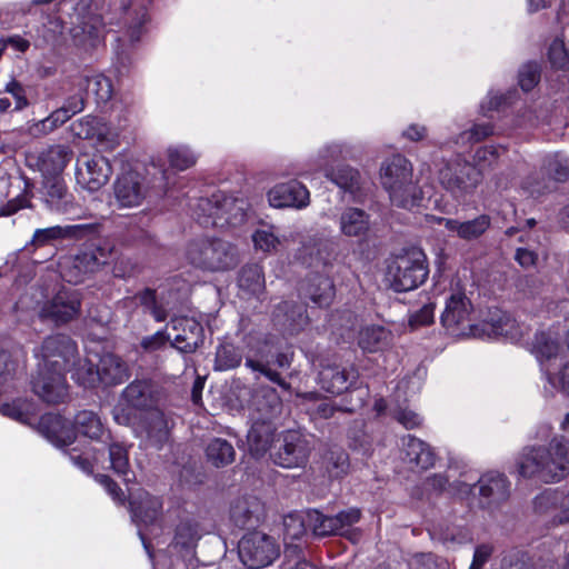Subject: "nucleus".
<instances>
[{
	"label": "nucleus",
	"mask_w": 569,
	"mask_h": 569,
	"mask_svg": "<svg viewBox=\"0 0 569 569\" xmlns=\"http://www.w3.org/2000/svg\"><path fill=\"white\" fill-rule=\"evenodd\" d=\"M74 428L84 437L96 440L100 445V447H90L86 450H80L77 447L68 449L66 455L76 467L83 472L91 473L93 465L101 462L103 468L111 469L124 481H130L129 476L132 475V471L130 470L128 447L113 440L96 412L79 411L74 417Z\"/></svg>",
	"instance_id": "f257e3e1"
},
{
	"label": "nucleus",
	"mask_w": 569,
	"mask_h": 569,
	"mask_svg": "<svg viewBox=\"0 0 569 569\" xmlns=\"http://www.w3.org/2000/svg\"><path fill=\"white\" fill-rule=\"evenodd\" d=\"M380 179L393 206L411 209L421 201L422 192L413 181L412 164L403 156L386 159L380 167Z\"/></svg>",
	"instance_id": "f03ea898"
},
{
	"label": "nucleus",
	"mask_w": 569,
	"mask_h": 569,
	"mask_svg": "<svg viewBox=\"0 0 569 569\" xmlns=\"http://www.w3.org/2000/svg\"><path fill=\"white\" fill-rule=\"evenodd\" d=\"M567 447L553 439L548 447L530 448L518 461V471L522 477L537 478L543 482L559 481L568 467Z\"/></svg>",
	"instance_id": "7ed1b4c3"
},
{
	"label": "nucleus",
	"mask_w": 569,
	"mask_h": 569,
	"mask_svg": "<svg viewBox=\"0 0 569 569\" xmlns=\"http://www.w3.org/2000/svg\"><path fill=\"white\" fill-rule=\"evenodd\" d=\"M428 273L427 258L423 251L410 248L390 261L386 279L395 291L405 292L422 284Z\"/></svg>",
	"instance_id": "20e7f679"
},
{
	"label": "nucleus",
	"mask_w": 569,
	"mask_h": 569,
	"mask_svg": "<svg viewBox=\"0 0 569 569\" xmlns=\"http://www.w3.org/2000/svg\"><path fill=\"white\" fill-rule=\"evenodd\" d=\"M189 263L201 270L217 272L237 266V249L222 239H198L191 241L186 252Z\"/></svg>",
	"instance_id": "39448f33"
},
{
	"label": "nucleus",
	"mask_w": 569,
	"mask_h": 569,
	"mask_svg": "<svg viewBox=\"0 0 569 569\" xmlns=\"http://www.w3.org/2000/svg\"><path fill=\"white\" fill-rule=\"evenodd\" d=\"M150 2L151 0H120L118 23L122 27V34L117 38L114 50L121 63L128 60L130 48L146 31L147 4Z\"/></svg>",
	"instance_id": "423d86ee"
},
{
	"label": "nucleus",
	"mask_w": 569,
	"mask_h": 569,
	"mask_svg": "<svg viewBox=\"0 0 569 569\" xmlns=\"http://www.w3.org/2000/svg\"><path fill=\"white\" fill-rule=\"evenodd\" d=\"M78 346L67 335L57 333L43 339L36 356L40 358L38 367L68 372L77 365Z\"/></svg>",
	"instance_id": "0eeeda50"
},
{
	"label": "nucleus",
	"mask_w": 569,
	"mask_h": 569,
	"mask_svg": "<svg viewBox=\"0 0 569 569\" xmlns=\"http://www.w3.org/2000/svg\"><path fill=\"white\" fill-rule=\"evenodd\" d=\"M438 179L453 198L461 199L475 191L481 180V173L472 163L456 158L445 163L439 170Z\"/></svg>",
	"instance_id": "6e6552de"
},
{
	"label": "nucleus",
	"mask_w": 569,
	"mask_h": 569,
	"mask_svg": "<svg viewBox=\"0 0 569 569\" xmlns=\"http://www.w3.org/2000/svg\"><path fill=\"white\" fill-rule=\"evenodd\" d=\"M279 546L273 538L260 531L244 535L238 545L241 562L249 569L270 565L279 556Z\"/></svg>",
	"instance_id": "1a4fd4ad"
},
{
	"label": "nucleus",
	"mask_w": 569,
	"mask_h": 569,
	"mask_svg": "<svg viewBox=\"0 0 569 569\" xmlns=\"http://www.w3.org/2000/svg\"><path fill=\"white\" fill-rule=\"evenodd\" d=\"M309 455V441L297 430H287L279 435L270 452L272 461L283 468L303 467Z\"/></svg>",
	"instance_id": "9d476101"
},
{
	"label": "nucleus",
	"mask_w": 569,
	"mask_h": 569,
	"mask_svg": "<svg viewBox=\"0 0 569 569\" xmlns=\"http://www.w3.org/2000/svg\"><path fill=\"white\" fill-rule=\"evenodd\" d=\"M41 196L49 211L70 218L82 217L79 214L81 207L61 177L43 179Z\"/></svg>",
	"instance_id": "9b49d317"
},
{
	"label": "nucleus",
	"mask_w": 569,
	"mask_h": 569,
	"mask_svg": "<svg viewBox=\"0 0 569 569\" xmlns=\"http://www.w3.org/2000/svg\"><path fill=\"white\" fill-rule=\"evenodd\" d=\"M32 391L44 402L57 405L64 402L69 397V386L66 373L38 367L31 381Z\"/></svg>",
	"instance_id": "f8f14e48"
},
{
	"label": "nucleus",
	"mask_w": 569,
	"mask_h": 569,
	"mask_svg": "<svg viewBox=\"0 0 569 569\" xmlns=\"http://www.w3.org/2000/svg\"><path fill=\"white\" fill-rule=\"evenodd\" d=\"M478 489V503L482 509L495 511L510 497V481L503 473L489 471L475 485Z\"/></svg>",
	"instance_id": "ddd939ff"
},
{
	"label": "nucleus",
	"mask_w": 569,
	"mask_h": 569,
	"mask_svg": "<svg viewBox=\"0 0 569 569\" xmlns=\"http://www.w3.org/2000/svg\"><path fill=\"white\" fill-rule=\"evenodd\" d=\"M111 172L109 160L103 156H84L77 163V183L88 191H98L108 182Z\"/></svg>",
	"instance_id": "4468645a"
},
{
	"label": "nucleus",
	"mask_w": 569,
	"mask_h": 569,
	"mask_svg": "<svg viewBox=\"0 0 569 569\" xmlns=\"http://www.w3.org/2000/svg\"><path fill=\"white\" fill-rule=\"evenodd\" d=\"M80 295L76 290H60L50 301L43 305L40 316L57 326L76 319L80 313Z\"/></svg>",
	"instance_id": "2eb2a0df"
},
{
	"label": "nucleus",
	"mask_w": 569,
	"mask_h": 569,
	"mask_svg": "<svg viewBox=\"0 0 569 569\" xmlns=\"http://www.w3.org/2000/svg\"><path fill=\"white\" fill-rule=\"evenodd\" d=\"M471 310V302L463 292H452L446 301L441 322L452 335H461L470 327Z\"/></svg>",
	"instance_id": "dca6fc26"
},
{
	"label": "nucleus",
	"mask_w": 569,
	"mask_h": 569,
	"mask_svg": "<svg viewBox=\"0 0 569 569\" xmlns=\"http://www.w3.org/2000/svg\"><path fill=\"white\" fill-rule=\"evenodd\" d=\"M174 335L171 346L182 353H192L203 343V328L200 322L189 317L171 319Z\"/></svg>",
	"instance_id": "f3484780"
},
{
	"label": "nucleus",
	"mask_w": 569,
	"mask_h": 569,
	"mask_svg": "<svg viewBox=\"0 0 569 569\" xmlns=\"http://www.w3.org/2000/svg\"><path fill=\"white\" fill-rule=\"evenodd\" d=\"M268 201L274 208L303 209L309 206L310 193L305 184L291 180L271 188L268 192Z\"/></svg>",
	"instance_id": "a211bd4d"
},
{
	"label": "nucleus",
	"mask_w": 569,
	"mask_h": 569,
	"mask_svg": "<svg viewBox=\"0 0 569 569\" xmlns=\"http://www.w3.org/2000/svg\"><path fill=\"white\" fill-rule=\"evenodd\" d=\"M250 419L273 422L281 415L282 400L276 389L260 386L252 393L250 405Z\"/></svg>",
	"instance_id": "6ab92c4d"
},
{
	"label": "nucleus",
	"mask_w": 569,
	"mask_h": 569,
	"mask_svg": "<svg viewBox=\"0 0 569 569\" xmlns=\"http://www.w3.org/2000/svg\"><path fill=\"white\" fill-rule=\"evenodd\" d=\"M150 446L161 449L170 439V420L159 409L149 410L139 426Z\"/></svg>",
	"instance_id": "aec40b11"
},
{
	"label": "nucleus",
	"mask_w": 569,
	"mask_h": 569,
	"mask_svg": "<svg viewBox=\"0 0 569 569\" xmlns=\"http://www.w3.org/2000/svg\"><path fill=\"white\" fill-rule=\"evenodd\" d=\"M143 178L137 172H127L114 182V197L120 207L139 206L146 197Z\"/></svg>",
	"instance_id": "412c9836"
},
{
	"label": "nucleus",
	"mask_w": 569,
	"mask_h": 569,
	"mask_svg": "<svg viewBox=\"0 0 569 569\" xmlns=\"http://www.w3.org/2000/svg\"><path fill=\"white\" fill-rule=\"evenodd\" d=\"M263 516V505L257 497H241L233 501L230 520L238 528H251L259 525Z\"/></svg>",
	"instance_id": "4be33fe9"
},
{
	"label": "nucleus",
	"mask_w": 569,
	"mask_h": 569,
	"mask_svg": "<svg viewBox=\"0 0 569 569\" xmlns=\"http://www.w3.org/2000/svg\"><path fill=\"white\" fill-rule=\"evenodd\" d=\"M73 151L66 144H53L38 157V167L44 179L60 177L71 161Z\"/></svg>",
	"instance_id": "5701e85b"
},
{
	"label": "nucleus",
	"mask_w": 569,
	"mask_h": 569,
	"mask_svg": "<svg viewBox=\"0 0 569 569\" xmlns=\"http://www.w3.org/2000/svg\"><path fill=\"white\" fill-rule=\"evenodd\" d=\"M340 232L348 238H357L359 241L368 239L371 230L370 216L359 208H347L339 217Z\"/></svg>",
	"instance_id": "b1692460"
},
{
	"label": "nucleus",
	"mask_w": 569,
	"mask_h": 569,
	"mask_svg": "<svg viewBox=\"0 0 569 569\" xmlns=\"http://www.w3.org/2000/svg\"><path fill=\"white\" fill-rule=\"evenodd\" d=\"M358 373L355 369L341 368L337 365L322 367L319 372V385L330 393H342L357 380Z\"/></svg>",
	"instance_id": "393cba45"
},
{
	"label": "nucleus",
	"mask_w": 569,
	"mask_h": 569,
	"mask_svg": "<svg viewBox=\"0 0 569 569\" xmlns=\"http://www.w3.org/2000/svg\"><path fill=\"white\" fill-rule=\"evenodd\" d=\"M40 432L53 445L68 446L76 438L74 429L71 428L66 419L56 413H47L41 417L39 422Z\"/></svg>",
	"instance_id": "a878e982"
},
{
	"label": "nucleus",
	"mask_w": 569,
	"mask_h": 569,
	"mask_svg": "<svg viewBox=\"0 0 569 569\" xmlns=\"http://www.w3.org/2000/svg\"><path fill=\"white\" fill-rule=\"evenodd\" d=\"M252 425L247 435V443L249 452L260 458L266 455L274 445L276 426L273 422L266 420H251Z\"/></svg>",
	"instance_id": "bb28decb"
},
{
	"label": "nucleus",
	"mask_w": 569,
	"mask_h": 569,
	"mask_svg": "<svg viewBox=\"0 0 569 569\" xmlns=\"http://www.w3.org/2000/svg\"><path fill=\"white\" fill-rule=\"evenodd\" d=\"M274 320L286 332L295 335L308 323V316L303 305L283 301L274 310Z\"/></svg>",
	"instance_id": "cd10ccee"
},
{
	"label": "nucleus",
	"mask_w": 569,
	"mask_h": 569,
	"mask_svg": "<svg viewBox=\"0 0 569 569\" xmlns=\"http://www.w3.org/2000/svg\"><path fill=\"white\" fill-rule=\"evenodd\" d=\"M446 229L452 231L460 239L471 241L480 238L491 226V218L488 214H480L472 220L459 221L456 219L440 218Z\"/></svg>",
	"instance_id": "c85d7f7f"
},
{
	"label": "nucleus",
	"mask_w": 569,
	"mask_h": 569,
	"mask_svg": "<svg viewBox=\"0 0 569 569\" xmlns=\"http://www.w3.org/2000/svg\"><path fill=\"white\" fill-rule=\"evenodd\" d=\"M122 400L131 408L147 410L157 401L154 386L150 380H134L123 389Z\"/></svg>",
	"instance_id": "c756f323"
},
{
	"label": "nucleus",
	"mask_w": 569,
	"mask_h": 569,
	"mask_svg": "<svg viewBox=\"0 0 569 569\" xmlns=\"http://www.w3.org/2000/svg\"><path fill=\"white\" fill-rule=\"evenodd\" d=\"M132 518L138 523L146 526L154 523L161 516L162 501L158 497L141 492L130 501Z\"/></svg>",
	"instance_id": "7c9ffc66"
},
{
	"label": "nucleus",
	"mask_w": 569,
	"mask_h": 569,
	"mask_svg": "<svg viewBox=\"0 0 569 569\" xmlns=\"http://www.w3.org/2000/svg\"><path fill=\"white\" fill-rule=\"evenodd\" d=\"M224 200V193L216 192L211 197L200 198L193 207V214L197 221L206 227H217L222 224L220 210Z\"/></svg>",
	"instance_id": "2f4dec72"
},
{
	"label": "nucleus",
	"mask_w": 569,
	"mask_h": 569,
	"mask_svg": "<svg viewBox=\"0 0 569 569\" xmlns=\"http://www.w3.org/2000/svg\"><path fill=\"white\" fill-rule=\"evenodd\" d=\"M99 383L104 386H116L126 381L129 377L127 363L113 353L101 356L99 363Z\"/></svg>",
	"instance_id": "473e14b6"
},
{
	"label": "nucleus",
	"mask_w": 569,
	"mask_h": 569,
	"mask_svg": "<svg viewBox=\"0 0 569 569\" xmlns=\"http://www.w3.org/2000/svg\"><path fill=\"white\" fill-rule=\"evenodd\" d=\"M201 536L202 529L196 519L191 517L181 518L174 530L173 547L186 551V553H191Z\"/></svg>",
	"instance_id": "72a5a7b5"
},
{
	"label": "nucleus",
	"mask_w": 569,
	"mask_h": 569,
	"mask_svg": "<svg viewBox=\"0 0 569 569\" xmlns=\"http://www.w3.org/2000/svg\"><path fill=\"white\" fill-rule=\"evenodd\" d=\"M403 449L410 465L421 470H427L435 466L436 455L428 443L408 436L403 439Z\"/></svg>",
	"instance_id": "f704fd0d"
},
{
	"label": "nucleus",
	"mask_w": 569,
	"mask_h": 569,
	"mask_svg": "<svg viewBox=\"0 0 569 569\" xmlns=\"http://www.w3.org/2000/svg\"><path fill=\"white\" fill-rule=\"evenodd\" d=\"M303 290L305 295L319 307H328L335 297L333 282L326 276H312Z\"/></svg>",
	"instance_id": "c9c22d12"
},
{
	"label": "nucleus",
	"mask_w": 569,
	"mask_h": 569,
	"mask_svg": "<svg viewBox=\"0 0 569 569\" xmlns=\"http://www.w3.org/2000/svg\"><path fill=\"white\" fill-rule=\"evenodd\" d=\"M391 341V332L382 326H367L359 332L358 345L367 352H377Z\"/></svg>",
	"instance_id": "e433bc0d"
},
{
	"label": "nucleus",
	"mask_w": 569,
	"mask_h": 569,
	"mask_svg": "<svg viewBox=\"0 0 569 569\" xmlns=\"http://www.w3.org/2000/svg\"><path fill=\"white\" fill-rule=\"evenodd\" d=\"M98 268L97 257L87 249L70 261V266L63 271V278L68 282L78 283L83 280L86 273L93 272Z\"/></svg>",
	"instance_id": "4c0bfd02"
},
{
	"label": "nucleus",
	"mask_w": 569,
	"mask_h": 569,
	"mask_svg": "<svg viewBox=\"0 0 569 569\" xmlns=\"http://www.w3.org/2000/svg\"><path fill=\"white\" fill-rule=\"evenodd\" d=\"M238 286L247 296H260L264 290L262 268L257 263L242 267L238 278Z\"/></svg>",
	"instance_id": "58836bf2"
},
{
	"label": "nucleus",
	"mask_w": 569,
	"mask_h": 569,
	"mask_svg": "<svg viewBox=\"0 0 569 569\" xmlns=\"http://www.w3.org/2000/svg\"><path fill=\"white\" fill-rule=\"evenodd\" d=\"M206 456L212 466L221 468L234 461L236 451L226 439L214 438L208 443Z\"/></svg>",
	"instance_id": "ea45409f"
},
{
	"label": "nucleus",
	"mask_w": 569,
	"mask_h": 569,
	"mask_svg": "<svg viewBox=\"0 0 569 569\" xmlns=\"http://www.w3.org/2000/svg\"><path fill=\"white\" fill-rule=\"evenodd\" d=\"M246 202L242 199L228 197L224 194V200L221 204L220 217L222 224L219 228L227 226H240L246 220Z\"/></svg>",
	"instance_id": "a19ab883"
},
{
	"label": "nucleus",
	"mask_w": 569,
	"mask_h": 569,
	"mask_svg": "<svg viewBox=\"0 0 569 569\" xmlns=\"http://www.w3.org/2000/svg\"><path fill=\"white\" fill-rule=\"evenodd\" d=\"M532 351L539 360H549L560 355L561 346L552 331H542L535 336Z\"/></svg>",
	"instance_id": "79ce46f5"
},
{
	"label": "nucleus",
	"mask_w": 569,
	"mask_h": 569,
	"mask_svg": "<svg viewBox=\"0 0 569 569\" xmlns=\"http://www.w3.org/2000/svg\"><path fill=\"white\" fill-rule=\"evenodd\" d=\"M542 505L553 506V521L557 523H569V493L545 492L538 498Z\"/></svg>",
	"instance_id": "37998d69"
},
{
	"label": "nucleus",
	"mask_w": 569,
	"mask_h": 569,
	"mask_svg": "<svg viewBox=\"0 0 569 569\" xmlns=\"http://www.w3.org/2000/svg\"><path fill=\"white\" fill-rule=\"evenodd\" d=\"M328 242L310 239L300 249L299 257L309 266L326 264L329 260Z\"/></svg>",
	"instance_id": "c03bdc74"
},
{
	"label": "nucleus",
	"mask_w": 569,
	"mask_h": 569,
	"mask_svg": "<svg viewBox=\"0 0 569 569\" xmlns=\"http://www.w3.org/2000/svg\"><path fill=\"white\" fill-rule=\"evenodd\" d=\"M72 378L84 388H92L99 383V368L94 367L88 359L78 355L77 365L69 370Z\"/></svg>",
	"instance_id": "a18cd8bd"
},
{
	"label": "nucleus",
	"mask_w": 569,
	"mask_h": 569,
	"mask_svg": "<svg viewBox=\"0 0 569 569\" xmlns=\"http://www.w3.org/2000/svg\"><path fill=\"white\" fill-rule=\"evenodd\" d=\"M326 176L339 188L355 194L359 189V172L350 167H341L335 170H327Z\"/></svg>",
	"instance_id": "49530a36"
},
{
	"label": "nucleus",
	"mask_w": 569,
	"mask_h": 569,
	"mask_svg": "<svg viewBox=\"0 0 569 569\" xmlns=\"http://www.w3.org/2000/svg\"><path fill=\"white\" fill-rule=\"evenodd\" d=\"M522 189L529 196L538 198L555 190L553 182L547 178L546 172L540 169L539 171L531 172L522 182Z\"/></svg>",
	"instance_id": "de8ad7c7"
},
{
	"label": "nucleus",
	"mask_w": 569,
	"mask_h": 569,
	"mask_svg": "<svg viewBox=\"0 0 569 569\" xmlns=\"http://www.w3.org/2000/svg\"><path fill=\"white\" fill-rule=\"evenodd\" d=\"M309 528L317 537L337 536V527L333 516H325L318 510L308 511Z\"/></svg>",
	"instance_id": "09e8293b"
},
{
	"label": "nucleus",
	"mask_w": 569,
	"mask_h": 569,
	"mask_svg": "<svg viewBox=\"0 0 569 569\" xmlns=\"http://www.w3.org/2000/svg\"><path fill=\"white\" fill-rule=\"evenodd\" d=\"M106 26L104 17L93 16L81 21L71 29L72 37L79 39L80 42L88 39L98 38L100 31Z\"/></svg>",
	"instance_id": "8fccbe9b"
},
{
	"label": "nucleus",
	"mask_w": 569,
	"mask_h": 569,
	"mask_svg": "<svg viewBox=\"0 0 569 569\" xmlns=\"http://www.w3.org/2000/svg\"><path fill=\"white\" fill-rule=\"evenodd\" d=\"M284 538L290 540L301 539L309 528L308 511L305 513H289L283 518Z\"/></svg>",
	"instance_id": "3c124183"
},
{
	"label": "nucleus",
	"mask_w": 569,
	"mask_h": 569,
	"mask_svg": "<svg viewBox=\"0 0 569 569\" xmlns=\"http://www.w3.org/2000/svg\"><path fill=\"white\" fill-rule=\"evenodd\" d=\"M242 355L231 343L220 346L216 352L214 368L217 370H230L240 366Z\"/></svg>",
	"instance_id": "603ef678"
},
{
	"label": "nucleus",
	"mask_w": 569,
	"mask_h": 569,
	"mask_svg": "<svg viewBox=\"0 0 569 569\" xmlns=\"http://www.w3.org/2000/svg\"><path fill=\"white\" fill-rule=\"evenodd\" d=\"M87 94H92L98 104L108 102L112 97L110 79L103 76L87 79Z\"/></svg>",
	"instance_id": "864d4df0"
},
{
	"label": "nucleus",
	"mask_w": 569,
	"mask_h": 569,
	"mask_svg": "<svg viewBox=\"0 0 569 569\" xmlns=\"http://www.w3.org/2000/svg\"><path fill=\"white\" fill-rule=\"evenodd\" d=\"M98 126L94 128L96 142L104 150H113L119 144V133L116 128L111 127L103 119L98 117Z\"/></svg>",
	"instance_id": "5fc2aeb1"
},
{
	"label": "nucleus",
	"mask_w": 569,
	"mask_h": 569,
	"mask_svg": "<svg viewBox=\"0 0 569 569\" xmlns=\"http://www.w3.org/2000/svg\"><path fill=\"white\" fill-rule=\"evenodd\" d=\"M260 359H253L250 356L246 358V367L250 368L253 371H259L264 377H267L270 381L277 383L284 390H290V383L286 382L279 372L269 368V362H263V353L259 351L258 353Z\"/></svg>",
	"instance_id": "6e6d98bb"
},
{
	"label": "nucleus",
	"mask_w": 569,
	"mask_h": 569,
	"mask_svg": "<svg viewBox=\"0 0 569 569\" xmlns=\"http://www.w3.org/2000/svg\"><path fill=\"white\" fill-rule=\"evenodd\" d=\"M167 153L170 166L177 170H187L197 162V156L186 146L170 147Z\"/></svg>",
	"instance_id": "4d7b16f0"
},
{
	"label": "nucleus",
	"mask_w": 569,
	"mask_h": 569,
	"mask_svg": "<svg viewBox=\"0 0 569 569\" xmlns=\"http://www.w3.org/2000/svg\"><path fill=\"white\" fill-rule=\"evenodd\" d=\"M22 362L23 357L20 351L12 353L7 350H0V381H6L13 377Z\"/></svg>",
	"instance_id": "13d9d810"
},
{
	"label": "nucleus",
	"mask_w": 569,
	"mask_h": 569,
	"mask_svg": "<svg viewBox=\"0 0 569 569\" xmlns=\"http://www.w3.org/2000/svg\"><path fill=\"white\" fill-rule=\"evenodd\" d=\"M541 169L546 172L547 178L553 182L555 187L558 182H565L569 179L568 160L550 158Z\"/></svg>",
	"instance_id": "bf43d9fd"
},
{
	"label": "nucleus",
	"mask_w": 569,
	"mask_h": 569,
	"mask_svg": "<svg viewBox=\"0 0 569 569\" xmlns=\"http://www.w3.org/2000/svg\"><path fill=\"white\" fill-rule=\"evenodd\" d=\"M302 549L298 545L288 543L284 549L282 569H317L301 555Z\"/></svg>",
	"instance_id": "052dcab7"
},
{
	"label": "nucleus",
	"mask_w": 569,
	"mask_h": 569,
	"mask_svg": "<svg viewBox=\"0 0 569 569\" xmlns=\"http://www.w3.org/2000/svg\"><path fill=\"white\" fill-rule=\"evenodd\" d=\"M98 123V117L86 116L74 122L71 123L70 129L71 132L80 138V139H90L94 138V128Z\"/></svg>",
	"instance_id": "680f3d73"
},
{
	"label": "nucleus",
	"mask_w": 569,
	"mask_h": 569,
	"mask_svg": "<svg viewBox=\"0 0 569 569\" xmlns=\"http://www.w3.org/2000/svg\"><path fill=\"white\" fill-rule=\"evenodd\" d=\"M350 148L345 143H330L319 152L321 164H328L330 161L346 159L350 157Z\"/></svg>",
	"instance_id": "e2e57ef3"
},
{
	"label": "nucleus",
	"mask_w": 569,
	"mask_h": 569,
	"mask_svg": "<svg viewBox=\"0 0 569 569\" xmlns=\"http://www.w3.org/2000/svg\"><path fill=\"white\" fill-rule=\"evenodd\" d=\"M548 56L555 68L562 70L569 68V56L561 39H555L551 42Z\"/></svg>",
	"instance_id": "0e129e2a"
},
{
	"label": "nucleus",
	"mask_w": 569,
	"mask_h": 569,
	"mask_svg": "<svg viewBox=\"0 0 569 569\" xmlns=\"http://www.w3.org/2000/svg\"><path fill=\"white\" fill-rule=\"evenodd\" d=\"M540 79V68L536 62L522 66L519 71V84L523 91H530Z\"/></svg>",
	"instance_id": "69168bd1"
},
{
	"label": "nucleus",
	"mask_w": 569,
	"mask_h": 569,
	"mask_svg": "<svg viewBox=\"0 0 569 569\" xmlns=\"http://www.w3.org/2000/svg\"><path fill=\"white\" fill-rule=\"evenodd\" d=\"M335 522L338 535H346L347 530L351 529V526L357 523L361 518V511L358 508H349L337 513Z\"/></svg>",
	"instance_id": "338daca9"
},
{
	"label": "nucleus",
	"mask_w": 569,
	"mask_h": 569,
	"mask_svg": "<svg viewBox=\"0 0 569 569\" xmlns=\"http://www.w3.org/2000/svg\"><path fill=\"white\" fill-rule=\"evenodd\" d=\"M30 408L31 406L27 401L17 400L11 403H3L1 406V411L3 415L12 419L26 422L28 420Z\"/></svg>",
	"instance_id": "774afa93"
}]
</instances>
